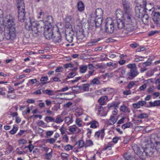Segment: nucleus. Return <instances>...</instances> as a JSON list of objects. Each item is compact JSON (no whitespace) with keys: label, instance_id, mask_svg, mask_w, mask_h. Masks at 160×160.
<instances>
[{"label":"nucleus","instance_id":"nucleus-55","mask_svg":"<svg viewBox=\"0 0 160 160\" xmlns=\"http://www.w3.org/2000/svg\"><path fill=\"white\" fill-rule=\"evenodd\" d=\"M56 140V139L52 138L47 139L46 140V141L47 142L49 143L50 144H52L55 142Z\"/></svg>","mask_w":160,"mask_h":160},{"label":"nucleus","instance_id":"nucleus-57","mask_svg":"<svg viewBox=\"0 0 160 160\" xmlns=\"http://www.w3.org/2000/svg\"><path fill=\"white\" fill-rule=\"evenodd\" d=\"M34 148V146H33L32 144H30L29 145L27 146H25V148H28L29 150V151L30 152H31L32 151L33 148Z\"/></svg>","mask_w":160,"mask_h":160},{"label":"nucleus","instance_id":"nucleus-18","mask_svg":"<svg viewBox=\"0 0 160 160\" xmlns=\"http://www.w3.org/2000/svg\"><path fill=\"white\" fill-rule=\"evenodd\" d=\"M93 145V142L91 140H87L85 142L82 140H81V148L83 147H90Z\"/></svg>","mask_w":160,"mask_h":160},{"label":"nucleus","instance_id":"nucleus-7","mask_svg":"<svg viewBox=\"0 0 160 160\" xmlns=\"http://www.w3.org/2000/svg\"><path fill=\"white\" fill-rule=\"evenodd\" d=\"M135 10L136 15L137 18H138L140 17L143 15V14L146 13L147 9L146 7L144 8L142 7V5L138 3L135 6Z\"/></svg>","mask_w":160,"mask_h":160},{"label":"nucleus","instance_id":"nucleus-33","mask_svg":"<svg viewBox=\"0 0 160 160\" xmlns=\"http://www.w3.org/2000/svg\"><path fill=\"white\" fill-rule=\"evenodd\" d=\"M120 111L123 112L129 113L130 112V109L127 107L122 106L120 107Z\"/></svg>","mask_w":160,"mask_h":160},{"label":"nucleus","instance_id":"nucleus-45","mask_svg":"<svg viewBox=\"0 0 160 160\" xmlns=\"http://www.w3.org/2000/svg\"><path fill=\"white\" fill-rule=\"evenodd\" d=\"M61 158L62 160H68V158L69 155L68 154L63 153H61Z\"/></svg>","mask_w":160,"mask_h":160},{"label":"nucleus","instance_id":"nucleus-56","mask_svg":"<svg viewBox=\"0 0 160 160\" xmlns=\"http://www.w3.org/2000/svg\"><path fill=\"white\" fill-rule=\"evenodd\" d=\"M88 120V116L86 114H82L81 117V121H86Z\"/></svg>","mask_w":160,"mask_h":160},{"label":"nucleus","instance_id":"nucleus-22","mask_svg":"<svg viewBox=\"0 0 160 160\" xmlns=\"http://www.w3.org/2000/svg\"><path fill=\"white\" fill-rule=\"evenodd\" d=\"M48 78L47 76H42L40 79L41 82L39 84L43 85L50 82H52L51 81H48Z\"/></svg>","mask_w":160,"mask_h":160},{"label":"nucleus","instance_id":"nucleus-39","mask_svg":"<svg viewBox=\"0 0 160 160\" xmlns=\"http://www.w3.org/2000/svg\"><path fill=\"white\" fill-rule=\"evenodd\" d=\"M100 82L99 80L97 78H95L91 81L90 84V85L93 84L94 85L95 84L98 85L100 84Z\"/></svg>","mask_w":160,"mask_h":160},{"label":"nucleus","instance_id":"nucleus-6","mask_svg":"<svg viewBox=\"0 0 160 160\" xmlns=\"http://www.w3.org/2000/svg\"><path fill=\"white\" fill-rule=\"evenodd\" d=\"M42 30H44V35L46 39H50L52 38L53 36V33L52 31V27L50 26L46 25L42 26V28H41Z\"/></svg>","mask_w":160,"mask_h":160},{"label":"nucleus","instance_id":"nucleus-11","mask_svg":"<svg viewBox=\"0 0 160 160\" xmlns=\"http://www.w3.org/2000/svg\"><path fill=\"white\" fill-rule=\"evenodd\" d=\"M103 14L102 10L101 8H98L95 11L92 12L90 15V18H102Z\"/></svg>","mask_w":160,"mask_h":160},{"label":"nucleus","instance_id":"nucleus-25","mask_svg":"<svg viewBox=\"0 0 160 160\" xmlns=\"http://www.w3.org/2000/svg\"><path fill=\"white\" fill-rule=\"evenodd\" d=\"M53 19L52 17L50 16H48L47 17V20L46 21V22H44V24L42 25L43 26H45L46 25L50 26L52 27L51 23L53 22Z\"/></svg>","mask_w":160,"mask_h":160},{"label":"nucleus","instance_id":"nucleus-3","mask_svg":"<svg viewBox=\"0 0 160 160\" xmlns=\"http://www.w3.org/2000/svg\"><path fill=\"white\" fill-rule=\"evenodd\" d=\"M127 67L130 69V72L127 74V78L131 79L136 77L138 74L137 70V67L135 64H130L127 65Z\"/></svg>","mask_w":160,"mask_h":160},{"label":"nucleus","instance_id":"nucleus-16","mask_svg":"<svg viewBox=\"0 0 160 160\" xmlns=\"http://www.w3.org/2000/svg\"><path fill=\"white\" fill-rule=\"evenodd\" d=\"M152 19L158 27H160V13L158 12H154Z\"/></svg>","mask_w":160,"mask_h":160},{"label":"nucleus","instance_id":"nucleus-38","mask_svg":"<svg viewBox=\"0 0 160 160\" xmlns=\"http://www.w3.org/2000/svg\"><path fill=\"white\" fill-rule=\"evenodd\" d=\"M148 117V113H142L138 114L137 116V117L138 118L143 119L147 118Z\"/></svg>","mask_w":160,"mask_h":160},{"label":"nucleus","instance_id":"nucleus-42","mask_svg":"<svg viewBox=\"0 0 160 160\" xmlns=\"http://www.w3.org/2000/svg\"><path fill=\"white\" fill-rule=\"evenodd\" d=\"M44 120L47 122H53L54 121V119L53 118L49 116L46 117Z\"/></svg>","mask_w":160,"mask_h":160},{"label":"nucleus","instance_id":"nucleus-61","mask_svg":"<svg viewBox=\"0 0 160 160\" xmlns=\"http://www.w3.org/2000/svg\"><path fill=\"white\" fill-rule=\"evenodd\" d=\"M64 68L67 69L68 68H72L73 67V65L71 63L65 64L64 65Z\"/></svg>","mask_w":160,"mask_h":160},{"label":"nucleus","instance_id":"nucleus-30","mask_svg":"<svg viewBox=\"0 0 160 160\" xmlns=\"http://www.w3.org/2000/svg\"><path fill=\"white\" fill-rule=\"evenodd\" d=\"M149 104L151 107H154L155 106H160V100H155L153 102H149Z\"/></svg>","mask_w":160,"mask_h":160},{"label":"nucleus","instance_id":"nucleus-26","mask_svg":"<svg viewBox=\"0 0 160 160\" xmlns=\"http://www.w3.org/2000/svg\"><path fill=\"white\" fill-rule=\"evenodd\" d=\"M85 16V18H83L82 20V22H81V24L82 25V26H85L86 25H87V26H89V27L90 28V26H91L90 25V21H88L87 20L86 17V14H84Z\"/></svg>","mask_w":160,"mask_h":160},{"label":"nucleus","instance_id":"nucleus-20","mask_svg":"<svg viewBox=\"0 0 160 160\" xmlns=\"http://www.w3.org/2000/svg\"><path fill=\"white\" fill-rule=\"evenodd\" d=\"M132 148L134 152L137 155H140V154H142L143 150H142V149H143V148H140V147L136 144L134 145Z\"/></svg>","mask_w":160,"mask_h":160},{"label":"nucleus","instance_id":"nucleus-15","mask_svg":"<svg viewBox=\"0 0 160 160\" xmlns=\"http://www.w3.org/2000/svg\"><path fill=\"white\" fill-rule=\"evenodd\" d=\"M153 148H152L150 146L146 147L144 149H142V150H143L142 154L143 155L145 154L146 156H150L153 153Z\"/></svg>","mask_w":160,"mask_h":160},{"label":"nucleus","instance_id":"nucleus-13","mask_svg":"<svg viewBox=\"0 0 160 160\" xmlns=\"http://www.w3.org/2000/svg\"><path fill=\"white\" fill-rule=\"evenodd\" d=\"M18 20L21 22H23L25 19L26 14L25 8L18 9Z\"/></svg>","mask_w":160,"mask_h":160},{"label":"nucleus","instance_id":"nucleus-2","mask_svg":"<svg viewBox=\"0 0 160 160\" xmlns=\"http://www.w3.org/2000/svg\"><path fill=\"white\" fill-rule=\"evenodd\" d=\"M120 13H122L120 10H119L116 12V16L117 18L121 17L123 20L124 22L126 24V30L128 32H130L134 31L136 28L137 27L134 25L132 22L133 17L132 13H124L122 16L121 15Z\"/></svg>","mask_w":160,"mask_h":160},{"label":"nucleus","instance_id":"nucleus-32","mask_svg":"<svg viewBox=\"0 0 160 160\" xmlns=\"http://www.w3.org/2000/svg\"><path fill=\"white\" fill-rule=\"evenodd\" d=\"M18 9L25 8L24 1L22 0L18 1L17 3Z\"/></svg>","mask_w":160,"mask_h":160},{"label":"nucleus","instance_id":"nucleus-37","mask_svg":"<svg viewBox=\"0 0 160 160\" xmlns=\"http://www.w3.org/2000/svg\"><path fill=\"white\" fill-rule=\"evenodd\" d=\"M157 70V68H155L153 69L150 70L147 72L146 73V75L148 77H151L154 73Z\"/></svg>","mask_w":160,"mask_h":160},{"label":"nucleus","instance_id":"nucleus-24","mask_svg":"<svg viewBox=\"0 0 160 160\" xmlns=\"http://www.w3.org/2000/svg\"><path fill=\"white\" fill-rule=\"evenodd\" d=\"M108 97L107 96H104L101 97L98 100V102L101 105H104L106 103V102L108 99Z\"/></svg>","mask_w":160,"mask_h":160},{"label":"nucleus","instance_id":"nucleus-36","mask_svg":"<svg viewBox=\"0 0 160 160\" xmlns=\"http://www.w3.org/2000/svg\"><path fill=\"white\" fill-rule=\"evenodd\" d=\"M13 149V147L12 145H9L7 147L6 151H5V153L6 154H8L12 152Z\"/></svg>","mask_w":160,"mask_h":160},{"label":"nucleus","instance_id":"nucleus-40","mask_svg":"<svg viewBox=\"0 0 160 160\" xmlns=\"http://www.w3.org/2000/svg\"><path fill=\"white\" fill-rule=\"evenodd\" d=\"M73 118L72 117H66L65 119V122L66 123H68V124L71 123L73 122Z\"/></svg>","mask_w":160,"mask_h":160},{"label":"nucleus","instance_id":"nucleus-14","mask_svg":"<svg viewBox=\"0 0 160 160\" xmlns=\"http://www.w3.org/2000/svg\"><path fill=\"white\" fill-rule=\"evenodd\" d=\"M105 128H103L101 129L96 132H95L94 137L98 140L100 139L102 140L105 135Z\"/></svg>","mask_w":160,"mask_h":160},{"label":"nucleus","instance_id":"nucleus-12","mask_svg":"<svg viewBox=\"0 0 160 160\" xmlns=\"http://www.w3.org/2000/svg\"><path fill=\"white\" fill-rule=\"evenodd\" d=\"M29 23H28V25H30V26H34L35 25L38 27H41V28H42V25L44 24V22L42 21H39L38 22H36L35 19L33 17H30L29 18Z\"/></svg>","mask_w":160,"mask_h":160},{"label":"nucleus","instance_id":"nucleus-51","mask_svg":"<svg viewBox=\"0 0 160 160\" xmlns=\"http://www.w3.org/2000/svg\"><path fill=\"white\" fill-rule=\"evenodd\" d=\"M112 142H109L105 146L104 149L105 150H110L112 149Z\"/></svg>","mask_w":160,"mask_h":160},{"label":"nucleus","instance_id":"nucleus-35","mask_svg":"<svg viewBox=\"0 0 160 160\" xmlns=\"http://www.w3.org/2000/svg\"><path fill=\"white\" fill-rule=\"evenodd\" d=\"M42 92L44 94H47L49 96H52L54 95V91L52 90L46 89L42 90Z\"/></svg>","mask_w":160,"mask_h":160},{"label":"nucleus","instance_id":"nucleus-59","mask_svg":"<svg viewBox=\"0 0 160 160\" xmlns=\"http://www.w3.org/2000/svg\"><path fill=\"white\" fill-rule=\"evenodd\" d=\"M154 147H155L156 149L157 150L160 149V142L157 141L155 142V143L154 145Z\"/></svg>","mask_w":160,"mask_h":160},{"label":"nucleus","instance_id":"nucleus-64","mask_svg":"<svg viewBox=\"0 0 160 160\" xmlns=\"http://www.w3.org/2000/svg\"><path fill=\"white\" fill-rule=\"evenodd\" d=\"M72 147L70 145H68L64 147V149L66 151H69L72 149Z\"/></svg>","mask_w":160,"mask_h":160},{"label":"nucleus","instance_id":"nucleus-44","mask_svg":"<svg viewBox=\"0 0 160 160\" xmlns=\"http://www.w3.org/2000/svg\"><path fill=\"white\" fill-rule=\"evenodd\" d=\"M66 38L67 41L69 42H72L73 40L72 35L70 34L66 35Z\"/></svg>","mask_w":160,"mask_h":160},{"label":"nucleus","instance_id":"nucleus-62","mask_svg":"<svg viewBox=\"0 0 160 160\" xmlns=\"http://www.w3.org/2000/svg\"><path fill=\"white\" fill-rule=\"evenodd\" d=\"M76 75L75 73L71 72L69 73L67 75V77L68 78H72L74 77Z\"/></svg>","mask_w":160,"mask_h":160},{"label":"nucleus","instance_id":"nucleus-53","mask_svg":"<svg viewBox=\"0 0 160 160\" xmlns=\"http://www.w3.org/2000/svg\"><path fill=\"white\" fill-rule=\"evenodd\" d=\"M63 121V120L59 116H58L56 118L55 122L57 123H60Z\"/></svg>","mask_w":160,"mask_h":160},{"label":"nucleus","instance_id":"nucleus-23","mask_svg":"<svg viewBox=\"0 0 160 160\" xmlns=\"http://www.w3.org/2000/svg\"><path fill=\"white\" fill-rule=\"evenodd\" d=\"M99 153L98 152H97L96 153L92 152L88 155L87 158L89 160H95L96 156H99Z\"/></svg>","mask_w":160,"mask_h":160},{"label":"nucleus","instance_id":"nucleus-60","mask_svg":"<svg viewBox=\"0 0 160 160\" xmlns=\"http://www.w3.org/2000/svg\"><path fill=\"white\" fill-rule=\"evenodd\" d=\"M18 143L20 144H24L27 143V141L24 139H20L18 140Z\"/></svg>","mask_w":160,"mask_h":160},{"label":"nucleus","instance_id":"nucleus-48","mask_svg":"<svg viewBox=\"0 0 160 160\" xmlns=\"http://www.w3.org/2000/svg\"><path fill=\"white\" fill-rule=\"evenodd\" d=\"M92 131V130L89 128H87L85 130V132H86L87 136L88 138H90L91 136Z\"/></svg>","mask_w":160,"mask_h":160},{"label":"nucleus","instance_id":"nucleus-8","mask_svg":"<svg viewBox=\"0 0 160 160\" xmlns=\"http://www.w3.org/2000/svg\"><path fill=\"white\" fill-rule=\"evenodd\" d=\"M25 28L28 31L31 30L33 34H37L39 32L42 31V29H41V30H39V28H41V27H38L36 25L30 26V25H28L27 22L25 23Z\"/></svg>","mask_w":160,"mask_h":160},{"label":"nucleus","instance_id":"nucleus-27","mask_svg":"<svg viewBox=\"0 0 160 160\" xmlns=\"http://www.w3.org/2000/svg\"><path fill=\"white\" fill-rule=\"evenodd\" d=\"M90 85V84H82V86H81V92L88 91Z\"/></svg>","mask_w":160,"mask_h":160},{"label":"nucleus","instance_id":"nucleus-54","mask_svg":"<svg viewBox=\"0 0 160 160\" xmlns=\"http://www.w3.org/2000/svg\"><path fill=\"white\" fill-rule=\"evenodd\" d=\"M87 69V67L86 66H81V73L85 72Z\"/></svg>","mask_w":160,"mask_h":160},{"label":"nucleus","instance_id":"nucleus-5","mask_svg":"<svg viewBox=\"0 0 160 160\" xmlns=\"http://www.w3.org/2000/svg\"><path fill=\"white\" fill-rule=\"evenodd\" d=\"M105 30L109 33H112L114 29V25L113 21L111 18H107L105 21Z\"/></svg>","mask_w":160,"mask_h":160},{"label":"nucleus","instance_id":"nucleus-34","mask_svg":"<svg viewBox=\"0 0 160 160\" xmlns=\"http://www.w3.org/2000/svg\"><path fill=\"white\" fill-rule=\"evenodd\" d=\"M146 13L143 14V15L142 16L140 17H138V18H141L142 21L144 23H147L148 21V16Z\"/></svg>","mask_w":160,"mask_h":160},{"label":"nucleus","instance_id":"nucleus-29","mask_svg":"<svg viewBox=\"0 0 160 160\" xmlns=\"http://www.w3.org/2000/svg\"><path fill=\"white\" fill-rule=\"evenodd\" d=\"M98 112L99 114L101 116H106L107 114V112L105 111L104 109L102 106L100 107Z\"/></svg>","mask_w":160,"mask_h":160},{"label":"nucleus","instance_id":"nucleus-28","mask_svg":"<svg viewBox=\"0 0 160 160\" xmlns=\"http://www.w3.org/2000/svg\"><path fill=\"white\" fill-rule=\"evenodd\" d=\"M117 25L119 29H122L123 28L125 27L126 29V24L125 22H124L122 19L121 20L118 21Z\"/></svg>","mask_w":160,"mask_h":160},{"label":"nucleus","instance_id":"nucleus-41","mask_svg":"<svg viewBox=\"0 0 160 160\" xmlns=\"http://www.w3.org/2000/svg\"><path fill=\"white\" fill-rule=\"evenodd\" d=\"M52 150H51V151L48 153H46L45 154V158L48 160H50L52 157Z\"/></svg>","mask_w":160,"mask_h":160},{"label":"nucleus","instance_id":"nucleus-49","mask_svg":"<svg viewBox=\"0 0 160 160\" xmlns=\"http://www.w3.org/2000/svg\"><path fill=\"white\" fill-rule=\"evenodd\" d=\"M95 75L94 73V70L92 69L88 71V74L85 75L86 78H88L89 76Z\"/></svg>","mask_w":160,"mask_h":160},{"label":"nucleus","instance_id":"nucleus-50","mask_svg":"<svg viewBox=\"0 0 160 160\" xmlns=\"http://www.w3.org/2000/svg\"><path fill=\"white\" fill-rule=\"evenodd\" d=\"M124 157L126 160H130L131 159V156L129 153H126L124 155Z\"/></svg>","mask_w":160,"mask_h":160},{"label":"nucleus","instance_id":"nucleus-58","mask_svg":"<svg viewBox=\"0 0 160 160\" xmlns=\"http://www.w3.org/2000/svg\"><path fill=\"white\" fill-rule=\"evenodd\" d=\"M125 119V118L124 117H123L121 119H120L117 123V124H118L117 125V126H119V124L123 123L124 122V120Z\"/></svg>","mask_w":160,"mask_h":160},{"label":"nucleus","instance_id":"nucleus-19","mask_svg":"<svg viewBox=\"0 0 160 160\" xmlns=\"http://www.w3.org/2000/svg\"><path fill=\"white\" fill-rule=\"evenodd\" d=\"M98 92L101 93L102 92H105V94H110L113 93L114 92V90L112 88H102L100 90L97 91Z\"/></svg>","mask_w":160,"mask_h":160},{"label":"nucleus","instance_id":"nucleus-9","mask_svg":"<svg viewBox=\"0 0 160 160\" xmlns=\"http://www.w3.org/2000/svg\"><path fill=\"white\" fill-rule=\"evenodd\" d=\"M76 122L78 127H80V119L77 118ZM69 131L71 134H74L76 132H78L80 130L76 125H74L69 127Z\"/></svg>","mask_w":160,"mask_h":160},{"label":"nucleus","instance_id":"nucleus-52","mask_svg":"<svg viewBox=\"0 0 160 160\" xmlns=\"http://www.w3.org/2000/svg\"><path fill=\"white\" fill-rule=\"evenodd\" d=\"M135 82H130L128 86H127V87L128 88L130 89L132 88V87L134 86L135 85Z\"/></svg>","mask_w":160,"mask_h":160},{"label":"nucleus","instance_id":"nucleus-43","mask_svg":"<svg viewBox=\"0 0 160 160\" xmlns=\"http://www.w3.org/2000/svg\"><path fill=\"white\" fill-rule=\"evenodd\" d=\"M132 125V123L130 122H129L123 124L122 126V128L123 129H125L127 128H129Z\"/></svg>","mask_w":160,"mask_h":160},{"label":"nucleus","instance_id":"nucleus-4","mask_svg":"<svg viewBox=\"0 0 160 160\" xmlns=\"http://www.w3.org/2000/svg\"><path fill=\"white\" fill-rule=\"evenodd\" d=\"M102 18H93L90 19V25L93 27V29L95 30L96 27H100L102 29Z\"/></svg>","mask_w":160,"mask_h":160},{"label":"nucleus","instance_id":"nucleus-17","mask_svg":"<svg viewBox=\"0 0 160 160\" xmlns=\"http://www.w3.org/2000/svg\"><path fill=\"white\" fill-rule=\"evenodd\" d=\"M118 118V117L111 115L109 119L106 121V123L108 125H112L116 123Z\"/></svg>","mask_w":160,"mask_h":160},{"label":"nucleus","instance_id":"nucleus-47","mask_svg":"<svg viewBox=\"0 0 160 160\" xmlns=\"http://www.w3.org/2000/svg\"><path fill=\"white\" fill-rule=\"evenodd\" d=\"M107 65L109 67H112L113 68H116L117 67L118 64L113 63L112 62H109L107 63Z\"/></svg>","mask_w":160,"mask_h":160},{"label":"nucleus","instance_id":"nucleus-10","mask_svg":"<svg viewBox=\"0 0 160 160\" xmlns=\"http://www.w3.org/2000/svg\"><path fill=\"white\" fill-rule=\"evenodd\" d=\"M122 4L124 13H132V5L129 2L126 1H123Z\"/></svg>","mask_w":160,"mask_h":160},{"label":"nucleus","instance_id":"nucleus-46","mask_svg":"<svg viewBox=\"0 0 160 160\" xmlns=\"http://www.w3.org/2000/svg\"><path fill=\"white\" fill-rule=\"evenodd\" d=\"M18 129V127L13 125V128L9 131V133L11 134H14L16 133Z\"/></svg>","mask_w":160,"mask_h":160},{"label":"nucleus","instance_id":"nucleus-21","mask_svg":"<svg viewBox=\"0 0 160 160\" xmlns=\"http://www.w3.org/2000/svg\"><path fill=\"white\" fill-rule=\"evenodd\" d=\"M90 125V128H92L95 129L99 127V122L96 120H92L88 123Z\"/></svg>","mask_w":160,"mask_h":160},{"label":"nucleus","instance_id":"nucleus-1","mask_svg":"<svg viewBox=\"0 0 160 160\" xmlns=\"http://www.w3.org/2000/svg\"><path fill=\"white\" fill-rule=\"evenodd\" d=\"M15 19L10 14L3 18L2 11L0 9V33L5 32L4 36L8 40L13 39L16 37Z\"/></svg>","mask_w":160,"mask_h":160},{"label":"nucleus","instance_id":"nucleus-31","mask_svg":"<svg viewBox=\"0 0 160 160\" xmlns=\"http://www.w3.org/2000/svg\"><path fill=\"white\" fill-rule=\"evenodd\" d=\"M52 39L53 41L55 43H60L61 42L62 39L60 34H59L58 36L53 37Z\"/></svg>","mask_w":160,"mask_h":160},{"label":"nucleus","instance_id":"nucleus-63","mask_svg":"<svg viewBox=\"0 0 160 160\" xmlns=\"http://www.w3.org/2000/svg\"><path fill=\"white\" fill-rule=\"evenodd\" d=\"M138 103L140 107L146 104L147 103L145 101H139Z\"/></svg>","mask_w":160,"mask_h":160}]
</instances>
